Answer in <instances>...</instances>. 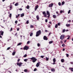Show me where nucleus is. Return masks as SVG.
Masks as SVG:
<instances>
[{
  "mask_svg": "<svg viewBox=\"0 0 73 73\" xmlns=\"http://www.w3.org/2000/svg\"><path fill=\"white\" fill-rule=\"evenodd\" d=\"M30 59H31V60H33L32 61L34 63L35 62H36V61L37 60L34 57H33L31 58H30Z\"/></svg>",
  "mask_w": 73,
  "mask_h": 73,
  "instance_id": "1",
  "label": "nucleus"
},
{
  "mask_svg": "<svg viewBox=\"0 0 73 73\" xmlns=\"http://www.w3.org/2000/svg\"><path fill=\"white\" fill-rule=\"evenodd\" d=\"M41 31L39 30V31L37 32L36 33V37H38L40 35L41 33Z\"/></svg>",
  "mask_w": 73,
  "mask_h": 73,
  "instance_id": "2",
  "label": "nucleus"
},
{
  "mask_svg": "<svg viewBox=\"0 0 73 73\" xmlns=\"http://www.w3.org/2000/svg\"><path fill=\"white\" fill-rule=\"evenodd\" d=\"M28 49H29V47L27 46H25L23 48V50H28Z\"/></svg>",
  "mask_w": 73,
  "mask_h": 73,
  "instance_id": "3",
  "label": "nucleus"
},
{
  "mask_svg": "<svg viewBox=\"0 0 73 73\" xmlns=\"http://www.w3.org/2000/svg\"><path fill=\"white\" fill-rule=\"evenodd\" d=\"M17 65L19 66V67H20V66H21L23 64V63L21 62H20V63L17 62Z\"/></svg>",
  "mask_w": 73,
  "mask_h": 73,
  "instance_id": "4",
  "label": "nucleus"
},
{
  "mask_svg": "<svg viewBox=\"0 0 73 73\" xmlns=\"http://www.w3.org/2000/svg\"><path fill=\"white\" fill-rule=\"evenodd\" d=\"M64 37H65V35H62L60 36V38L61 40H63L64 38Z\"/></svg>",
  "mask_w": 73,
  "mask_h": 73,
  "instance_id": "5",
  "label": "nucleus"
},
{
  "mask_svg": "<svg viewBox=\"0 0 73 73\" xmlns=\"http://www.w3.org/2000/svg\"><path fill=\"white\" fill-rule=\"evenodd\" d=\"M43 39L44 40H48V38H47V37H46V36H44L43 37Z\"/></svg>",
  "mask_w": 73,
  "mask_h": 73,
  "instance_id": "6",
  "label": "nucleus"
},
{
  "mask_svg": "<svg viewBox=\"0 0 73 73\" xmlns=\"http://www.w3.org/2000/svg\"><path fill=\"white\" fill-rule=\"evenodd\" d=\"M53 3H51L49 5V7H50L51 8L53 7Z\"/></svg>",
  "mask_w": 73,
  "mask_h": 73,
  "instance_id": "7",
  "label": "nucleus"
},
{
  "mask_svg": "<svg viewBox=\"0 0 73 73\" xmlns=\"http://www.w3.org/2000/svg\"><path fill=\"white\" fill-rule=\"evenodd\" d=\"M38 8V5H37L35 7V11H36V10H37Z\"/></svg>",
  "mask_w": 73,
  "mask_h": 73,
  "instance_id": "8",
  "label": "nucleus"
},
{
  "mask_svg": "<svg viewBox=\"0 0 73 73\" xmlns=\"http://www.w3.org/2000/svg\"><path fill=\"white\" fill-rule=\"evenodd\" d=\"M40 66V62H38L36 65V67H38Z\"/></svg>",
  "mask_w": 73,
  "mask_h": 73,
  "instance_id": "9",
  "label": "nucleus"
},
{
  "mask_svg": "<svg viewBox=\"0 0 73 73\" xmlns=\"http://www.w3.org/2000/svg\"><path fill=\"white\" fill-rule=\"evenodd\" d=\"M66 26L67 27H70V24H66Z\"/></svg>",
  "mask_w": 73,
  "mask_h": 73,
  "instance_id": "10",
  "label": "nucleus"
},
{
  "mask_svg": "<svg viewBox=\"0 0 73 73\" xmlns=\"http://www.w3.org/2000/svg\"><path fill=\"white\" fill-rule=\"evenodd\" d=\"M0 33H1V36H3V34L4 33V32L2 31H1L0 32Z\"/></svg>",
  "mask_w": 73,
  "mask_h": 73,
  "instance_id": "11",
  "label": "nucleus"
},
{
  "mask_svg": "<svg viewBox=\"0 0 73 73\" xmlns=\"http://www.w3.org/2000/svg\"><path fill=\"white\" fill-rule=\"evenodd\" d=\"M53 17L54 18V19H56V18L57 17L56 15H53Z\"/></svg>",
  "mask_w": 73,
  "mask_h": 73,
  "instance_id": "12",
  "label": "nucleus"
},
{
  "mask_svg": "<svg viewBox=\"0 0 73 73\" xmlns=\"http://www.w3.org/2000/svg\"><path fill=\"white\" fill-rule=\"evenodd\" d=\"M51 70L52 71V72H55V69L54 68H52L51 69Z\"/></svg>",
  "mask_w": 73,
  "mask_h": 73,
  "instance_id": "13",
  "label": "nucleus"
},
{
  "mask_svg": "<svg viewBox=\"0 0 73 73\" xmlns=\"http://www.w3.org/2000/svg\"><path fill=\"white\" fill-rule=\"evenodd\" d=\"M36 18L37 19V20H39V17H38V15H37L36 16Z\"/></svg>",
  "mask_w": 73,
  "mask_h": 73,
  "instance_id": "14",
  "label": "nucleus"
},
{
  "mask_svg": "<svg viewBox=\"0 0 73 73\" xmlns=\"http://www.w3.org/2000/svg\"><path fill=\"white\" fill-rule=\"evenodd\" d=\"M53 61L54 62H55L56 61V59H55V58H54V59L53 60Z\"/></svg>",
  "mask_w": 73,
  "mask_h": 73,
  "instance_id": "15",
  "label": "nucleus"
},
{
  "mask_svg": "<svg viewBox=\"0 0 73 73\" xmlns=\"http://www.w3.org/2000/svg\"><path fill=\"white\" fill-rule=\"evenodd\" d=\"M15 6H17V5H19V3L18 2L17 3H16L15 4Z\"/></svg>",
  "mask_w": 73,
  "mask_h": 73,
  "instance_id": "16",
  "label": "nucleus"
},
{
  "mask_svg": "<svg viewBox=\"0 0 73 73\" xmlns=\"http://www.w3.org/2000/svg\"><path fill=\"white\" fill-rule=\"evenodd\" d=\"M61 62H64V59H61Z\"/></svg>",
  "mask_w": 73,
  "mask_h": 73,
  "instance_id": "17",
  "label": "nucleus"
},
{
  "mask_svg": "<svg viewBox=\"0 0 73 73\" xmlns=\"http://www.w3.org/2000/svg\"><path fill=\"white\" fill-rule=\"evenodd\" d=\"M46 14L47 15H50V13H49V11H47L46 12Z\"/></svg>",
  "mask_w": 73,
  "mask_h": 73,
  "instance_id": "18",
  "label": "nucleus"
},
{
  "mask_svg": "<svg viewBox=\"0 0 73 73\" xmlns=\"http://www.w3.org/2000/svg\"><path fill=\"white\" fill-rule=\"evenodd\" d=\"M21 44H22V43H21V42L19 43L17 45V46H19V45H21Z\"/></svg>",
  "mask_w": 73,
  "mask_h": 73,
  "instance_id": "19",
  "label": "nucleus"
},
{
  "mask_svg": "<svg viewBox=\"0 0 73 73\" xmlns=\"http://www.w3.org/2000/svg\"><path fill=\"white\" fill-rule=\"evenodd\" d=\"M24 16V13H22V14H21V17H23V16Z\"/></svg>",
  "mask_w": 73,
  "mask_h": 73,
  "instance_id": "20",
  "label": "nucleus"
},
{
  "mask_svg": "<svg viewBox=\"0 0 73 73\" xmlns=\"http://www.w3.org/2000/svg\"><path fill=\"white\" fill-rule=\"evenodd\" d=\"M69 69H70L71 71H72V72H73V68H70Z\"/></svg>",
  "mask_w": 73,
  "mask_h": 73,
  "instance_id": "21",
  "label": "nucleus"
},
{
  "mask_svg": "<svg viewBox=\"0 0 73 73\" xmlns=\"http://www.w3.org/2000/svg\"><path fill=\"white\" fill-rule=\"evenodd\" d=\"M15 53H16V52H15V51L13 52L12 53V54L13 56H14L15 54Z\"/></svg>",
  "mask_w": 73,
  "mask_h": 73,
  "instance_id": "22",
  "label": "nucleus"
},
{
  "mask_svg": "<svg viewBox=\"0 0 73 73\" xmlns=\"http://www.w3.org/2000/svg\"><path fill=\"white\" fill-rule=\"evenodd\" d=\"M24 71L25 72H28V70L27 69H25Z\"/></svg>",
  "mask_w": 73,
  "mask_h": 73,
  "instance_id": "23",
  "label": "nucleus"
},
{
  "mask_svg": "<svg viewBox=\"0 0 73 73\" xmlns=\"http://www.w3.org/2000/svg\"><path fill=\"white\" fill-rule=\"evenodd\" d=\"M55 28H58V25H57V24H56L55 25Z\"/></svg>",
  "mask_w": 73,
  "mask_h": 73,
  "instance_id": "24",
  "label": "nucleus"
},
{
  "mask_svg": "<svg viewBox=\"0 0 73 73\" xmlns=\"http://www.w3.org/2000/svg\"><path fill=\"white\" fill-rule=\"evenodd\" d=\"M53 41H51L49 42V44H52L53 43Z\"/></svg>",
  "mask_w": 73,
  "mask_h": 73,
  "instance_id": "25",
  "label": "nucleus"
},
{
  "mask_svg": "<svg viewBox=\"0 0 73 73\" xmlns=\"http://www.w3.org/2000/svg\"><path fill=\"white\" fill-rule=\"evenodd\" d=\"M27 57V54H25L23 56V57Z\"/></svg>",
  "mask_w": 73,
  "mask_h": 73,
  "instance_id": "26",
  "label": "nucleus"
},
{
  "mask_svg": "<svg viewBox=\"0 0 73 73\" xmlns=\"http://www.w3.org/2000/svg\"><path fill=\"white\" fill-rule=\"evenodd\" d=\"M46 61H48V60H49V58H47V57H46Z\"/></svg>",
  "mask_w": 73,
  "mask_h": 73,
  "instance_id": "27",
  "label": "nucleus"
},
{
  "mask_svg": "<svg viewBox=\"0 0 73 73\" xmlns=\"http://www.w3.org/2000/svg\"><path fill=\"white\" fill-rule=\"evenodd\" d=\"M42 14L43 15H45L46 14V13H45V11H43L42 12Z\"/></svg>",
  "mask_w": 73,
  "mask_h": 73,
  "instance_id": "28",
  "label": "nucleus"
},
{
  "mask_svg": "<svg viewBox=\"0 0 73 73\" xmlns=\"http://www.w3.org/2000/svg\"><path fill=\"white\" fill-rule=\"evenodd\" d=\"M26 23L27 24H29V20L27 21L26 22Z\"/></svg>",
  "mask_w": 73,
  "mask_h": 73,
  "instance_id": "29",
  "label": "nucleus"
},
{
  "mask_svg": "<svg viewBox=\"0 0 73 73\" xmlns=\"http://www.w3.org/2000/svg\"><path fill=\"white\" fill-rule=\"evenodd\" d=\"M66 55L67 57H69V55L68 54H66Z\"/></svg>",
  "mask_w": 73,
  "mask_h": 73,
  "instance_id": "30",
  "label": "nucleus"
},
{
  "mask_svg": "<svg viewBox=\"0 0 73 73\" xmlns=\"http://www.w3.org/2000/svg\"><path fill=\"white\" fill-rule=\"evenodd\" d=\"M65 4V2L64 1H63L62 3V5H64Z\"/></svg>",
  "mask_w": 73,
  "mask_h": 73,
  "instance_id": "31",
  "label": "nucleus"
},
{
  "mask_svg": "<svg viewBox=\"0 0 73 73\" xmlns=\"http://www.w3.org/2000/svg\"><path fill=\"white\" fill-rule=\"evenodd\" d=\"M58 4L59 5V6H61V3L60 2H59L58 3Z\"/></svg>",
  "mask_w": 73,
  "mask_h": 73,
  "instance_id": "32",
  "label": "nucleus"
},
{
  "mask_svg": "<svg viewBox=\"0 0 73 73\" xmlns=\"http://www.w3.org/2000/svg\"><path fill=\"white\" fill-rule=\"evenodd\" d=\"M65 32V29H63L62 31V33H64Z\"/></svg>",
  "mask_w": 73,
  "mask_h": 73,
  "instance_id": "33",
  "label": "nucleus"
},
{
  "mask_svg": "<svg viewBox=\"0 0 73 73\" xmlns=\"http://www.w3.org/2000/svg\"><path fill=\"white\" fill-rule=\"evenodd\" d=\"M33 27H34V26H33V25H30V28H33Z\"/></svg>",
  "mask_w": 73,
  "mask_h": 73,
  "instance_id": "34",
  "label": "nucleus"
},
{
  "mask_svg": "<svg viewBox=\"0 0 73 73\" xmlns=\"http://www.w3.org/2000/svg\"><path fill=\"white\" fill-rule=\"evenodd\" d=\"M12 17V14H10L9 15V17L10 18H11V17Z\"/></svg>",
  "mask_w": 73,
  "mask_h": 73,
  "instance_id": "35",
  "label": "nucleus"
},
{
  "mask_svg": "<svg viewBox=\"0 0 73 73\" xmlns=\"http://www.w3.org/2000/svg\"><path fill=\"white\" fill-rule=\"evenodd\" d=\"M37 46H38V47H39L40 46V44L39 43H38L37 44Z\"/></svg>",
  "mask_w": 73,
  "mask_h": 73,
  "instance_id": "36",
  "label": "nucleus"
},
{
  "mask_svg": "<svg viewBox=\"0 0 73 73\" xmlns=\"http://www.w3.org/2000/svg\"><path fill=\"white\" fill-rule=\"evenodd\" d=\"M33 35V33H32L30 34V36H32Z\"/></svg>",
  "mask_w": 73,
  "mask_h": 73,
  "instance_id": "37",
  "label": "nucleus"
},
{
  "mask_svg": "<svg viewBox=\"0 0 73 73\" xmlns=\"http://www.w3.org/2000/svg\"><path fill=\"white\" fill-rule=\"evenodd\" d=\"M27 9H29V6H28V5H27Z\"/></svg>",
  "mask_w": 73,
  "mask_h": 73,
  "instance_id": "38",
  "label": "nucleus"
},
{
  "mask_svg": "<svg viewBox=\"0 0 73 73\" xmlns=\"http://www.w3.org/2000/svg\"><path fill=\"white\" fill-rule=\"evenodd\" d=\"M70 13V10H69V11H68V14H69V13Z\"/></svg>",
  "mask_w": 73,
  "mask_h": 73,
  "instance_id": "39",
  "label": "nucleus"
},
{
  "mask_svg": "<svg viewBox=\"0 0 73 73\" xmlns=\"http://www.w3.org/2000/svg\"><path fill=\"white\" fill-rule=\"evenodd\" d=\"M30 43V41H29L27 42V44H29Z\"/></svg>",
  "mask_w": 73,
  "mask_h": 73,
  "instance_id": "40",
  "label": "nucleus"
},
{
  "mask_svg": "<svg viewBox=\"0 0 73 73\" xmlns=\"http://www.w3.org/2000/svg\"><path fill=\"white\" fill-rule=\"evenodd\" d=\"M44 17H46V14H45L44 15Z\"/></svg>",
  "mask_w": 73,
  "mask_h": 73,
  "instance_id": "41",
  "label": "nucleus"
},
{
  "mask_svg": "<svg viewBox=\"0 0 73 73\" xmlns=\"http://www.w3.org/2000/svg\"><path fill=\"white\" fill-rule=\"evenodd\" d=\"M24 61L25 62H27V59H25L24 60Z\"/></svg>",
  "mask_w": 73,
  "mask_h": 73,
  "instance_id": "42",
  "label": "nucleus"
},
{
  "mask_svg": "<svg viewBox=\"0 0 73 73\" xmlns=\"http://www.w3.org/2000/svg\"><path fill=\"white\" fill-rule=\"evenodd\" d=\"M36 70H37V68H35L34 69V71H36Z\"/></svg>",
  "mask_w": 73,
  "mask_h": 73,
  "instance_id": "43",
  "label": "nucleus"
},
{
  "mask_svg": "<svg viewBox=\"0 0 73 73\" xmlns=\"http://www.w3.org/2000/svg\"><path fill=\"white\" fill-rule=\"evenodd\" d=\"M18 22V21H16L15 22V24H17Z\"/></svg>",
  "mask_w": 73,
  "mask_h": 73,
  "instance_id": "44",
  "label": "nucleus"
},
{
  "mask_svg": "<svg viewBox=\"0 0 73 73\" xmlns=\"http://www.w3.org/2000/svg\"><path fill=\"white\" fill-rule=\"evenodd\" d=\"M68 36V37L67 38V40H69V38H70V36Z\"/></svg>",
  "mask_w": 73,
  "mask_h": 73,
  "instance_id": "45",
  "label": "nucleus"
},
{
  "mask_svg": "<svg viewBox=\"0 0 73 73\" xmlns=\"http://www.w3.org/2000/svg\"><path fill=\"white\" fill-rule=\"evenodd\" d=\"M45 22H46V23H47V22H48V19H45Z\"/></svg>",
  "mask_w": 73,
  "mask_h": 73,
  "instance_id": "46",
  "label": "nucleus"
},
{
  "mask_svg": "<svg viewBox=\"0 0 73 73\" xmlns=\"http://www.w3.org/2000/svg\"><path fill=\"white\" fill-rule=\"evenodd\" d=\"M48 15V16H47V17H48V18H49V17H50V14Z\"/></svg>",
  "mask_w": 73,
  "mask_h": 73,
  "instance_id": "47",
  "label": "nucleus"
},
{
  "mask_svg": "<svg viewBox=\"0 0 73 73\" xmlns=\"http://www.w3.org/2000/svg\"><path fill=\"white\" fill-rule=\"evenodd\" d=\"M48 26V28H50L51 27V26H50V25H49Z\"/></svg>",
  "mask_w": 73,
  "mask_h": 73,
  "instance_id": "48",
  "label": "nucleus"
},
{
  "mask_svg": "<svg viewBox=\"0 0 73 73\" xmlns=\"http://www.w3.org/2000/svg\"><path fill=\"white\" fill-rule=\"evenodd\" d=\"M58 26L60 25V23H58Z\"/></svg>",
  "mask_w": 73,
  "mask_h": 73,
  "instance_id": "49",
  "label": "nucleus"
},
{
  "mask_svg": "<svg viewBox=\"0 0 73 73\" xmlns=\"http://www.w3.org/2000/svg\"><path fill=\"white\" fill-rule=\"evenodd\" d=\"M40 57L41 58H44V56H41Z\"/></svg>",
  "mask_w": 73,
  "mask_h": 73,
  "instance_id": "50",
  "label": "nucleus"
},
{
  "mask_svg": "<svg viewBox=\"0 0 73 73\" xmlns=\"http://www.w3.org/2000/svg\"><path fill=\"white\" fill-rule=\"evenodd\" d=\"M19 11H22V10H23V9L21 8H20L19 9Z\"/></svg>",
  "mask_w": 73,
  "mask_h": 73,
  "instance_id": "51",
  "label": "nucleus"
},
{
  "mask_svg": "<svg viewBox=\"0 0 73 73\" xmlns=\"http://www.w3.org/2000/svg\"><path fill=\"white\" fill-rule=\"evenodd\" d=\"M12 8V6H11L10 7V10H11V8Z\"/></svg>",
  "mask_w": 73,
  "mask_h": 73,
  "instance_id": "52",
  "label": "nucleus"
},
{
  "mask_svg": "<svg viewBox=\"0 0 73 73\" xmlns=\"http://www.w3.org/2000/svg\"><path fill=\"white\" fill-rule=\"evenodd\" d=\"M62 46H65V44H62Z\"/></svg>",
  "mask_w": 73,
  "mask_h": 73,
  "instance_id": "53",
  "label": "nucleus"
},
{
  "mask_svg": "<svg viewBox=\"0 0 73 73\" xmlns=\"http://www.w3.org/2000/svg\"><path fill=\"white\" fill-rule=\"evenodd\" d=\"M9 50V47H8L7 49V50Z\"/></svg>",
  "mask_w": 73,
  "mask_h": 73,
  "instance_id": "54",
  "label": "nucleus"
},
{
  "mask_svg": "<svg viewBox=\"0 0 73 73\" xmlns=\"http://www.w3.org/2000/svg\"><path fill=\"white\" fill-rule=\"evenodd\" d=\"M56 64V63L55 62H54L52 64H53V65H54Z\"/></svg>",
  "mask_w": 73,
  "mask_h": 73,
  "instance_id": "55",
  "label": "nucleus"
},
{
  "mask_svg": "<svg viewBox=\"0 0 73 73\" xmlns=\"http://www.w3.org/2000/svg\"><path fill=\"white\" fill-rule=\"evenodd\" d=\"M60 13H62V10L60 11Z\"/></svg>",
  "mask_w": 73,
  "mask_h": 73,
  "instance_id": "56",
  "label": "nucleus"
},
{
  "mask_svg": "<svg viewBox=\"0 0 73 73\" xmlns=\"http://www.w3.org/2000/svg\"><path fill=\"white\" fill-rule=\"evenodd\" d=\"M20 59H18L17 60V62H19V61H20Z\"/></svg>",
  "mask_w": 73,
  "mask_h": 73,
  "instance_id": "57",
  "label": "nucleus"
},
{
  "mask_svg": "<svg viewBox=\"0 0 73 73\" xmlns=\"http://www.w3.org/2000/svg\"><path fill=\"white\" fill-rule=\"evenodd\" d=\"M60 43H61V44H62V43H63V42H62V41H60Z\"/></svg>",
  "mask_w": 73,
  "mask_h": 73,
  "instance_id": "58",
  "label": "nucleus"
},
{
  "mask_svg": "<svg viewBox=\"0 0 73 73\" xmlns=\"http://www.w3.org/2000/svg\"><path fill=\"white\" fill-rule=\"evenodd\" d=\"M17 33H16V34H15V36H17Z\"/></svg>",
  "mask_w": 73,
  "mask_h": 73,
  "instance_id": "59",
  "label": "nucleus"
},
{
  "mask_svg": "<svg viewBox=\"0 0 73 73\" xmlns=\"http://www.w3.org/2000/svg\"><path fill=\"white\" fill-rule=\"evenodd\" d=\"M50 34H51V33L50 32L49 34H48V35L49 36L50 35Z\"/></svg>",
  "mask_w": 73,
  "mask_h": 73,
  "instance_id": "60",
  "label": "nucleus"
},
{
  "mask_svg": "<svg viewBox=\"0 0 73 73\" xmlns=\"http://www.w3.org/2000/svg\"><path fill=\"white\" fill-rule=\"evenodd\" d=\"M68 22H69V23H70V22H71V20H69Z\"/></svg>",
  "mask_w": 73,
  "mask_h": 73,
  "instance_id": "61",
  "label": "nucleus"
},
{
  "mask_svg": "<svg viewBox=\"0 0 73 73\" xmlns=\"http://www.w3.org/2000/svg\"><path fill=\"white\" fill-rule=\"evenodd\" d=\"M45 32H48V30H45Z\"/></svg>",
  "mask_w": 73,
  "mask_h": 73,
  "instance_id": "62",
  "label": "nucleus"
},
{
  "mask_svg": "<svg viewBox=\"0 0 73 73\" xmlns=\"http://www.w3.org/2000/svg\"><path fill=\"white\" fill-rule=\"evenodd\" d=\"M17 31H19V28H18L17 29Z\"/></svg>",
  "mask_w": 73,
  "mask_h": 73,
  "instance_id": "63",
  "label": "nucleus"
},
{
  "mask_svg": "<svg viewBox=\"0 0 73 73\" xmlns=\"http://www.w3.org/2000/svg\"><path fill=\"white\" fill-rule=\"evenodd\" d=\"M71 64H72V65H73V62H71Z\"/></svg>",
  "mask_w": 73,
  "mask_h": 73,
  "instance_id": "64",
  "label": "nucleus"
}]
</instances>
